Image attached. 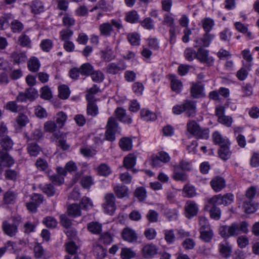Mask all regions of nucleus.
I'll return each mask as SVG.
<instances>
[{
    "label": "nucleus",
    "instance_id": "obj_1",
    "mask_svg": "<svg viewBox=\"0 0 259 259\" xmlns=\"http://www.w3.org/2000/svg\"><path fill=\"white\" fill-rule=\"evenodd\" d=\"M248 224L245 221L240 223L234 222L230 225H223L219 229V234L222 237L228 239L231 237H236L242 233L248 232Z\"/></svg>",
    "mask_w": 259,
    "mask_h": 259
},
{
    "label": "nucleus",
    "instance_id": "obj_2",
    "mask_svg": "<svg viewBox=\"0 0 259 259\" xmlns=\"http://www.w3.org/2000/svg\"><path fill=\"white\" fill-rule=\"evenodd\" d=\"M187 130L190 134L197 139L207 140L209 138L208 128H202L194 120H190L187 123Z\"/></svg>",
    "mask_w": 259,
    "mask_h": 259
},
{
    "label": "nucleus",
    "instance_id": "obj_3",
    "mask_svg": "<svg viewBox=\"0 0 259 259\" xmlns=\"http://www.w3.org/2000/svg\"><path fill=\"white\" fill-rule=\"evenodd\" d=\"M113 26L118 29L122 28L123 27L120 20L112 19L110 23L105 22L100 25L99 30L100 34L105 37L111 36L114 31Z\"/></svg>",
    "mask_w": 259,
    "mask_h": 259
},
{
    "label": "nucleus",
    "instance_id": "obj_4",
    "mask_svg": "<svg viewBox=\"0 0 259 259\" xmlns=\"http://www.w3.org/2000/svg\"><path fill=\"white\" fill-rule=\"evenodd\" d=\"M105 138L107 141L113 142L115 140V134L119 129L118 123L114 117H110L106 126Z\"/></svg>",
    "mask_w": 259,
    "mask_h": 259
},
{
    "label": "nucleus",
    "instance_id": "obj_5",
    "mask_svg": "<svg viewBox=\"0 0 259 259\" xmlns=\"http://www.w3.org/2000/svg\"><path fill=\"white\" fill-rule=\"evenodd\" d=\"M20 217H14L12 223L6 221L3 222L2 227L5 234L11 237L15 236L18 232V226L20 224Z\"/></svg>",
    "mask_w": 259,
    "mask_h": 259
},
{
    "label": "nucleus",
    "instance_id": "obj_6",
    "mask_svg": "<svg viewBox=\"0 0 259 259\" xmlns=\"http://www.w3.org/2000/svg\"><path fill=\"white\" fill-rule=\"evenodd\" d=\"M104 202L102 206L106 213L110 215L113 214L116 205L115 204V197L113 193H107L104 197Z\"/></svg>",
    "mask_w": 259,
    "mask_h": 259
},
{
    "label": "nucleus",
    "instance_id": "obj_7",
    "mask_svg": "<svg viewBox=\"0 0 259 259\" xmlns=\"http://www.w3.org/2000/svg\"><path fill=\"white\" fill-rule=\"evenodd\" d=\"M234 200V196L231 193H227L224 195H215L209 198V202L218 205L223 204L225 206L231 204Z\"/></svg>",
    "mask_w": 259,
    "mask_h": 259
},
{
    "label": "nucleus",
    "instance_id": "obj_8",
    "mask_svg": "<svg viewBox=\"0 0 259 259\" xmlns=\"http://www.w3.org/2000/svg\"><path fill=\"white\" fill-rule=\"evenodd\" d=\"M196 59L201 63H206L209 65H211L213 62L212 58L209 56V51L203 47L198 48L196 54Z\"/></svg>",
    "mask_w": 259,
    "mask_h": 259
},
{
    "label": "nucleus",
    "instance_id": "obj_9",
    "mask_svg": "<svg viewBox=\"0 0 259 259\" xmlns=\"http://www.w3.org/2000/svg\"><path fill=\"white\" fill-rule=\"evenodd\" d=\"M217 205L218 204L210 203L209 199H207V204L205 206V210L209 212L210 217L215 220H219L221 215V210Z\"/></svg>",
    "mask_w": 259,
    "mask_h": 259
},
{
    "label": "nucleus",
    "instance_id": "obj_10",
    "mask_svg": "<svg viewBox=\"0 0 259 259\" xmlns=\"http://www.w3.org/2000/svg\"><path fill=\"white\" fill-rule=\"evenodd\" d=\"M212 189L216 192H219L226 187V181L224 178L216 176L212 179L210 182Z\"/></svg>",
    "mask_w": 259,
    "mask_h": 259
},
{
    "label": "nucleus",
    "instance_id": "obj_11",
    "mask_svg": "<svg viewBox=\"0 0 259 259\" xmlns=\"http://www.w3.org/2000/svg\"><path fill=\"white\" fill-rule=\"evenodd\" d=\"M157 247L152 243H149L144 245L142 249V253L144 257L150 258L157 253Z\"/></svg>",
    "mask_w": 259,
    "mask_h": 259
},
{
    "label": "nucleus",
    "instance_id": "obj_12",
    "mask_svg": "<svg viewBox=\"0 0 259 259\" xmlns=\"http://www.w3.org/2000/svg\"><path fill=\"white\" fill-rule=\"evenodd\" d=\"M185 208L186 213V216L189 219L195 216L198 211V206L193 201H187Z\"/></svg>",
    "mask_w": 259,
    "mask_h": 259
},
{
    "label": "nucleus",
    "instance_id": "obj_13",
    "mask_svg": "<svg viewBox=\"0 0 259 259\" xmlns=\"http://www.w3.org/2000/svg\"><path fill=\"white\" fill-rule=\"evenodd\" d=\"M126 65L122 61L116 63H111L109 64L106 67V71L107 73L111 74H116L120 71L125 70Z\"/></svg>",
    "mask_w": 259,
    "mask_h": 259
},
{
    "label": "nucleus",
    "instance_id": "obj_14",
    "mask_svg": "<svg viewBox=\"0 0 259 259\" xmlns=\"http://www.w3.org/2000/svg\"><path fill=\"white\" fill-rule=\"evenodd\" d=\"M184 112L187 116L194 117L196 112V105L193 101L186 100L183 103Z\"/></svg>",
    "mask_w": 259,
    "mask_h": 259
},
{
    "label": "nucleus",
    "instance_id": "obj_15",
    "mask_svg": "<svg viewBox=\"0 0 259 259\" xmlns=\"http://www.w3.org/2000/svg\"><path fill=\"white\" fill-rule=\"evenodd\" d=\"M122 237L123 240L129 242H136L138 239L136 232L129 228H125L122 230Z\"/></svg>",
    "mask_w": 259,
    "mask_h": 259
},
{
    "label": "nucleus",
    "instance_id": "obj_16",
    "mask_svg": "<svg viewBox=\"0 0 259 259\" xmlns=\"http://www.w3.org/2000/svg\"><path fill=\"white\" fill-rule=\"evenodd\" d=\"M17 198L16 191L9 190L4 194L3 202L6 204H13L15 203Z\"/></svg>",
    "mask_w": 259,
    "mask_h": 259
},
{
    "label": "nucleus",
    "instance_id": "obj_17",
    "mask_svg": "<svg viewBox=\"0 0 259 259\" xmlns=\"http://www.w3.org/2000/svg\"><path fill=\"white\" fill-rule=\"evenodd\" d=\"M54 136L57 140V145L64 151L68 150L70 145L66 143L67 137L65 134H54Z\"/></svg>",
    "mask_w": 259,
    "mask_h": 259
},
{
    "label": "nucleus",
    "instance_id": "obj_18",
    "mask_svg": "<svg viewBox=\"0 0 259 259\" xmlns=\"http://www.w3.org/2000/svg\"><path fill=\"white\" fill-rule=\"evenodd\" d=\"M212 141L215 145H226L230 142L228 139L223 137L218 131L214 132L212 135Z\"/></svg>",
    "mask_w": 259,
    "mask_h": 259
},
{
    "label": "nucleus",
    "instance_id": "obj_19",
    "mask_svg": "<svg viewBox=\"0 0 259 259\" xmlns=\"http://www.w3.org/2000/svg\"><path fill=\"white\" fill-rule=\"evenodd\" d=\"M0 160L1 163L4 166L10 167L12 166L14 163V160L12 157L8 154L6 151L4 152L0 150Z\"/></svg>",
    "mask_w": 259,
    "mask_h": 259
},
{
    "label": "nucleus",
    "instance_id": "obj_20",
    "mask_svg": "<svg viewBox=\"0 0 259 259\" xmlns=\"http://www.w3.org/2000/svg\"><path fill=\"white\" fill-rule=\"evenodd\" d=\"M230 144L231 143L229 142L226 145H223L220 146L218 154L220 157L223 160H227L231 156V152L229 148Z\"/></svg>",
    "mask_w": 259,
    "mask_h": 259
},
{
    "label": "nucleus",
    "instance_id": "obj_21",
    "mask_svg": "<svg viewBox=\"0 0 259 259\" xmlns=\"http://www.w3.org/2000/svg\"><path fill=\"white\" fill-rule=\"evenodd\" d=\"M219 252L222 257L228 258L231 254L232 247L228 242H222L219 244Z\"/></svg>",
    "mask_w": 259,
    "mask_h": 259
},
{
    "label": "nucleus",
    "instance_id": "obj_22",
    "mask_svg": "<svg viewBox=\"0 0 259 259\" xmlns=\"http://www.w3.org/2000/svg\"><path fill=\"white\" fill-rule=\"evenodd\" d=\"M87 229L93 234L99 235L102 231V225L97 222H91L88 224Z\"/></svg>",
    "mask_w": 259,
    "mask_h": 259
},
{
    "label": "nucleus",
    "instance_id": "obj_23",
    "mask_svg": "<svg viewBox=\"0 0 259 259\" xmlns=\"http://www.w3.org/2000/svg\"><path fill=\"white\" fill-rule=\"evenodd\" d=\"M40 67V63L36 57H31L27 62V67L29 71L36 72Z\"/></svg>",
    "mask_w": 259,
    "mask_h": 259
},
{
    "label": "nucleus",
    "instance_id": "obj_24",
    "mask_svg": "<svg viewBox=\"0 0 259 259\" xmlns=\"http://www.w3.org/2000/svg\"><path fill=\"white\" fill-rule=\"evenodd\" d=\"M31 12L34 14H39L44 11L45 8L42 2L38 0H34L30 4Z\"/></svg>",
    "mask_w": 259,
    "mask_h": 259
},
{
    "label": "nucleus",
    "instance_id": "obj_25",
    "mask_svg": "<svg viewBox=\"0 0 259 259\" xmlns=\"http://www.w3.org/2000/svg\"><path fill=\"white\" fill-rule=\"evenodd\" d=\"M67 212L69 216L73 218L80 216L81 215V207L77 204L73 203L68 206Z\"/></svg>",
    "mask_w": 259,
    "mask_h": 259
},
{
    "label": "nucleus",
    "instance_id": "obj_26",
    "mask_svg": "<svg viewBox=\"0 0 259 259\" xmlns=\"http://www.w3.org/2000/svg\"><path fill=\"white\" fill-rule=\"evenodd\" d=\"M174 172L172 178L176 181L186 182L187 180V175L184 171H180L177 166H173Z\"/></svg>",
    "mask_w": 259,
    "mask_h": 259
},
{
    "label": "nucleus",
    "instance_id": "obj_27",
    "mask_svg": "<svg viewBox=\"0 0 259 259\" xmlns=\"http://www.w3.org/2000/svg\"><path fill=\"white\" fill-rule=\"evenodd\" d=\"M11 57L14 63L17 64L25 63L27 59V56L25 52H14L12 53Z\"/></svg>",
    "mask_w": 259,
    "mask_h": 259
},
{
    "label": "nucleus",
    "instance_id": "obj_28",
    "mask_svg": "<svg viewBox=\"0 0 259 259\" xmlns=\"http://www.w3.org/2000/svg\"><path fill=\"white\" fill-rule=\"evenodd\" d=\"M141 118L146 121H154L157 118L155 113L148 109H143L140 111Z\"/></svg>",
    "mask_w": 259,
    "mask_h": 259
},
{
    "label": "nucleus",
    "instance_id": "obj_29",
    "mask_svg": "<svg viewBox=\"0 0 259 259\" xmlns=\"http://www.w3.org/2000/svg\"><path fill=\"white\" fill-rule=\"evenodd\" d=\"M203 91V87L202 85L193 83L191 88V95L194 98H198L202 94Z\"/></svg>",
    "mask_w": 259,
    "mask_h": 259
},
{
    "label": "nucleus",
    "instance_id": "obj_30",
    "mask_svg": "<svg viewBox=\"0 0 259 259\" xmlns=\"http://www.w3.org/2000/svg\"><path fill=\"white\" fill-rule=\"evenodd\" d=\"M140 16L136 10H132L125 14V20L130 23H136L139 22Z\"/></svg>",
    "mask_w": 259,
    "mask_h": 259
},
{
    "label": "nucleus",
    "instance_id": "obj_31",
    "mask_svg": "<svg viewBox=\"0 0 259 259\" xmlns=\"http://www.w3.org/2000/svg\"><path fill=\"white\" fill-rule=\"evenodd\" d=\"M27 149L28 153L31 156H36L41 151L40 147L35 142L29 143Z\"/></svg>",
    "mask_w": 259,
    "mask_h": 259
},
{
    "label": "nucleus",
    "instance_id": "obj_32",
    "mask_svg": "<svg viewBox=\"0 0 259 259\" xmlns=\"http://www.w3.org/2000/svg\"><path fill=\"white\" fill-rule=\"evenodd\" d=\"M123 165L127 169L133 168L136 163V157L133 154H129L124 157L123 160Z\"/></svg>",
    "mask_w": 259,
    "mask_h": 259
},
{
    "label": "nucleus",
    "instance_id": "obj_33",
    "mask_svg": "<svg viewBox=\"0 0 259 259\" xmlns=\"http://www.w3.org/2000/svg\"><path fill=\"white\" fill-rule=\"evenodd\" d=\"M80 184L83 189L89 190L94 184V179L91 176H83L80 180Z\"/></svg>",
    "mask_w": 259,
    "mask_h": 259
},
{
    "label": "nucleus",
    "instance_id": "obj_34",
    "mask_svg": "<svg viewBox=\"0 0 259 259\" xmlns=\"http://www.w3.org/2000/svg\"><path fill=\"white\" fill-rule=\"evenodd\" d=\"M119 145L122 150L129 151L132 149L133 147L132 140L129 138H122L119 141Z\"/></svg>",
    "mask_w": 259,
    "mask_h": 259
},
{
    "label": "nucleus",
    "instance_id": "obj_35",
    "mask_svg": "<svg viewBox=\"0 0 259 259\" xmlns=\"http://www.w3.org/2000/svg\"><path fill=\"white\" fill-rule=\"evenodd\" d=\"M98 174L100 176L107 177L112 173L110 167L106 163H101L97 168Z\"/></svg>",
    "mask_w": 259,
    "mask_h": 259
},
{
    "label": "nucleus",
    "instance_id": "obj_36",
    "mask_svg": "<svg viewBox=\"0 0 259 259\" xmlns=\"http://www.w3.org/2000/svg\"><path fill=\"white\" fill-rule=\"evenodd\" d=\"M170 87L171 90L176 93H180L182 89V82L175 76L170 78Z\"/></svg>",
    "mask_w": 259,
    "mask_h": 259
},
{
    "label": "nucleus",
    "instance_id": "obj_37",
    "mask_svg": "<svg viewBox=\"0 0 259 259\" xmlns=\"http://www.w3.org/2000/svg\"><path fill=\"white\" fill-rule=\"evenodd\" d=\"M66 250L68 253L67 256H72L73 257L74 256L78 255L77 254V250L78 246L76 245L75 243L73 241H69L66 244Z\"/></svg>",
    "mask_w": 259,
    "mask_h": 259
},
{
    "label": "nucleus",
    "instance_id": "obj_38",
    "mask_svg": "<svg viewBox=\"0 0 259 259\" xmlns=\"http://www.w3.org/2000/svg\"><path fill=\"white\" fill-rule=\"evenodd\" d=\"M3 149L6 152L12 149L13 146V142L8 136H4L2 138L0 142Z\"/></svg>",
    "mask_w": 259,
    "mask_h": 259
},
{
    "label": "nucleus",
    "instance_id": "obj_39",
    "mask_svg": "<svg viewBox=\"0 0 259 259\" xmlns=\"http://www.w3.org/2000/svg\"><path fill=\"white\" fill-rule=\"evenodd\" d=\"M79 69L80 71V74L84 76L91 75L92 71L94 70L93 66L89 63L82 64Z\"/></svg>",
    "mask_w": 259,
    "mask_h": 259
},
{
    "label": "nucleus",
    "instance_id": "obj_40",
    "mask_svg": "<svg viewBox=\"0 0 259 259\" xmlns=\"http://www.w3.org/2000/svg\"><path fill=\"white\" fill-rule=\"evenodd\" d=\"M114 191L118 198H122L127 195L128 189L125 186H116Z\"/></svg>",
    "mask_w": 259,
    "mask_h": 259
},
{
    "label": "nucleus",
    "instance_id": "obj_41",
    "mask_svg": "<svg viewBox=\"0 0 259 259\" xmlns=\"http://www.w3.org/2000/svg\"><path fill=\"white\" fill-rule=\"evenodd\" d=\"M40 188L43 193L48 197L53 196L56 193V189L52 184H47L44 186H40Z\"/></svg>",
    "mask_w": 259,
    "mask_h": 259
},
{
    "label": "nucleus",
    "instance_id": "obj_42",
    "mask_svg": "<svg viewBox=\"0 0 259 259\" xmlns=\"http://www.w3.org/2000/svg\"><path fill=\"white\" fill-rule=\"evenodd\" d=\"M163 233L164 235V239L168 244H173L175 242L176 238L174 230H164Z\"/></svg>",
    "mask_w": 259,
    "mask_h": 259
},
{
    "label": "nucleus",
    "instance_id": "obj_43",
    "mask_svg": "<svg viewBox=\"0 0 259 259\" xmlns=\"http://www.w3.org/2000/svg\"><path fill=\"white\" fill-rule=\"evenodd\" d=\"M98 113V107L95 102L88 103L87 113L88 115L94 117L96 116Z\"/></svg>",
    "mask_w": 259,
    "mask_h": 259
},
{
    "label": "nucleus",
    "instance_id": "obj_44",
    "mask_svg": "<svg viewBox=\"0 0 259 259\" xmlns=\"http://www.w3.org/2000/svg\"><path fill=\"white\" fill-rule=\"evenodd\" d=\"M42 222L47 228L51 229L55 228L58 224L57 220L50 216L44 218Z\"/></svg>",
    "mask_w": 259,
    "mask_h": 259
},
{
    "label": "nucleus",
    "instance_id": "obj_45",
    "mask_svg": "<svg viewBox=\"0 0 259 259\" xmlns=\"http://www.w3.org/2000/svg\"><path fill=\"white\" fill-rule=\"evenodd\" d=\"M202 27L205 32H209L214 25V21L209 18L202 20Z\"/></svg>",
    "mask_w": 259,
    "mask_h": 259
},
{
    "label": "nucleus",
    "instance_id": "obj_46",
    "mask_svg": "<svg viewBox=\"0 0 259 259\" xmlns=\"http://www.w3.org/2000/svg\"><path fill=\"white\" fill-rule=\"evenodd\" d=\"M25 93L28 101L30 102L34 101L38 96L37 91L32 87L26 89Z\"/></svg>",
    "mask_w": 259,
    "mask_h": 259
},
{
    "label": "nucleus",
    "instance_id": "obj_47",
    "mask_svg": "<svg viewBox=\"0 0 259 259\" xmlns=\"http://www.w3.org/2000/svg\"><path fill=\"white\" fill-rule=\"evenodd\" d=\"M200 238L206 242H209L213 237L212 231L211 229L200 231Z\"/></svg>",
    "mask_w": 259,
    "mask_h": 259
},
{
    "label": "nucleus",
    "instance_id": "obj_48",
    "mask_svg": "<svg viewBox=\"0 0 259 259\" xmlns=\"http://www.w3.org/2000/svg\"><path fill=\"white\" fill-rule=\"evenodd\" d=\"M23 28V24L18 20H14L11 23V29L14 33L20 32Z\"/></svg>",
    "mask_w": 259,
    "mask_h": 259
},
{
    "label": "nucleus",
    "instance_id": "obj_49",
    "mask_svg": "<svg viewBox=\"0 0 259 259\" xmlns=\"http://www.w3.org/2000/svg\"><path fill=\"white\" fill-rule=\"evenodd\" d=\"M53 47V42L50 39H45L41 41L40 47L44 52H49Z\"/></svg>",
    "mask_w": 259,
    "mask_h": 259
},
{
    "label": "nucleus",
    "instance_id": "obj_50",
    "mask_svg": "<svg viewBox=\"0 0 259 259\" xmlns=\"http://www.w3.org/2000/svg\"><path fill=\"white\" fill-rule=\"evenodd\" d=\"M196 52L192 48H187L184 52L185 59L188 61H192L196 59Z\"/></svg>",
    "mask_w": 259,
    "mask_h": 259
},
{
    "label": "nucleus",
    "instance_id": "obj_51",
    "mask_svg": "<svg viewBox=\"0 0 259 259\" xmlns=\"http://www.w3.org/2000/svg\"><path fill=\"white\" fill-rule=\"evenodd\" d=\"M113 235L109 232H105L101 234L99 239L105 244H109L113 242Z\"/></svg>",
    "mask_w": 259,
    "mask_h": 259
},
{
    "label": "nucleus",
    "instance_id": "obj_52",
    "mask_svg": "<svg viewBox=\"0 0 259 259\" xmlns=\"http://www.w3.org/2000/svg\"><path fill=\"white\" fill-rule=\"evenodd\" d=\"M59 96L60 98L62 99H67L70 95V91L69 88L66 85H61L58 88Z\"/></svg>",
    "mask_w": 259,
    "mask_h": 259
},
{
    "label": "nucleus",
    "instance_id": "obj_53",
    "mask_svg": "<svg viewBox=\"0 0 259 259\" xmlns=\"http://www.w3.org/2000/svg\"><path fill=\"white\" fill-rule=\"evenodd\" d=\"M66 119L67 115L65 113L63 112L58 113L56 116V122L58 126L60 128L63 126Z\"/></svg>",
    "mask_w": 259,
    "mask_h": 259
},
{
    "label": "nucleus",
    "instance_id": "obj_54",
    "mask_svg": "<svg viewBox=\"0 0 259 259\" xmlns=\"http://www.w3.org/2000/svg\"><path fill=\"white\" fill-rule=\"evenodd\" d=\"M243 207L245 212L247 213H253L256 210V206L252 203V200L244 201Z\"/></svg>",
    "mask_w": 259,
    "mask_h": 259
},
{
    "label": "nucleus",
    "instance_id": "obj_55",
    "mask_svg": "<svg viewBox=\"0 0 259 259\" xmlns=\"http://www.w3.org/2000/svg\"><path fill=\"white\" fill-rule=\"evenodd\" d=\"M127 39L130 44L133 46H138L140 45V36L137 33H129L127 35Z\"/></svg>",
    "mask_w": 259,
    "mask_h": 259
},
{
    "label": "nucleus",
    "instance_id": "obj_56",
    "mask_svg": "<svg viewBox=\"0 0 259 259\" xmlns=\"http://www.w3.org/2000/svg\"><path fill=\"white\" fill-rule=\"evenodd\" d=\"M101 52L102 54V58L106 62H109L114 58L113 52L111 49L107 48Z\"/></svg>",
    "mask_w": 259,
    "mask_h": 259
},
{
    "label": "nucleus",
    "instance_id": "obj_57",
    "mask_svg": "<svg viewBox=\"0 0 259 259\" xmlns=\"http://www.w3.org/2000/svg\"><path fill=\"white\" fill-rule=\"evenodd\" d=\"M62 23L64 26L70 27L74 25L75 20L73 17L69 16L66 13L64 15L62 18Z\"/></svg>",
    "mask_w": 259,
    "mask_h": 259
},
{
    "label": "nucleus",
    "instance_id": "obj_58",
    "mask_svg": "<svg viewBox=\"0 0 259 259\" xmlns=\"http://www.w3.org/2000/svg\"><path fill=\"white\" fill-rule=\"evenodd\" d=\"M73 34L72 30L69 29H64L60 32V37L61 40L66 41L69 40V39L72 37Z\"/></svg>",
    "mask_w": 259,
    "mask_h": 259
},
{
    "label": "nucleus",
    "instance_id": "obj_59",
    "mask_svg": "<svg viewBox=\"0 0 259 259\" xmlns=\"http://www.w3.org/2000/svg\"><path fill=\"white\" fill-rule=\"evenodd\" d=\"M183 192L185 196L190 198L196 195V190L194 186L190 185H186L183 188Z\"/></svg>",
    "mask_w": 259,
    "mask_h": 259
},
{
    "label": "nucleus",
    "instance_id": "obj_60",
    "mask_svg": "<svg viewBox=\"0 0 259 259\" xmlns=\"http://www.w3.org/2000/svg\"><path fill=\"white\" fill-rule=\"evenodd\" d=\"M16 122L19 127L21 128L25 126L29 122V119L26 115L23 114H19L16 118Z\"/></svg>",
    "mask_w": 259,
    "mask_h": 259
},
{
    "label": "nucleus",
    "instance_id": "obj_61",
    "mask_svg": "<svg viewBox=\"0 0 259 259\" xmlns=\"http://www.w3.org/2000/svg\"><path fill=\"white\" fill-rule=\"evenodd\" d=\"M37 168L39 170L44 171L48 167V163L47 161L41 158H38L35 163Z\"/></svg>",
    "mask_w": 259,
    "mask_h": 259
},
{
    "label": "nucleus",
    "instance_id": "obj_62",
    "mask_svg": "<svg viewBox=\"0 0 259 259\" xmlns=\"http://www.w3.org/2000/svg\"><path fill=\"white\" fill-rule=\"evenodd\" d=\"M57 124L54 121H48L44 124V130L49 133H54L57 128Z\"/></svg>",
    "mask_w": 259,
    "mask_h": 259
},
{
    "label": "nucleus",
    "instance_id": "obj_63",
    "mask_svg": "<svg viewBox=\"0 0 259 259\" xmlns=\"http://www.w3.org/2000/svg\"><path fill=\"white\" fill-rule=\"evenodd\" d=\"M135 255L136 253L130 248H124L121 250V256L122 259H130Z\"/></svg>",
    "mask_w": 259,
    "mask_h": 259
},
{
    "label": "nucleus",
    "instance_id": "obj_64",
    "mask_svg": "<svg viewBox=\"0 0 259 259\" xmlns=\"http://www.w3.org/2000/svg\"><path fill=\"white\" fill-rule=\"evenodd\" d=\"M135 196L141 201H143L146 197V191L144 188H137L135 192Z\"/></svg>",
    "mask_w": 259,
    "mask_h": 259
}]
</instances>
